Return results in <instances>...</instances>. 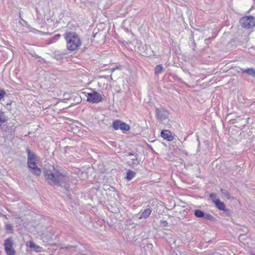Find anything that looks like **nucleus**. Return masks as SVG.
Returning <instances> with one entry per match:
<instances>
[{"instance_id":"1","label":"nucleus","mask_w":255,"mask_h":255,"mask_svg":"<svg viewBox=\"0 0 255 255\" xmlns=\"http://www.w3.org/2000/svg\"><path fill=\"white\" fill-rule=\"evenodd\" d=\"M43 175L45 181L50 185L64 186L68 192L70 185L66 183V176L64 172L56 169L54 166H50L48 169L45 168L43 171Z\"/></svg>"},{"instance_id":"2","label":"nucleus","mask_w":255,"mask_h":255,"mask_svg":"<svg viewBox=\"0 0 255 255\" xmlns=\"http://www.w3.org/2000/svg\"><path fill=\"white\" fill-rule=\"evenodd\" d=\"M65 38L67 43V48L70 51H74L78 49L81 42L79 36L73 32H69L65 34Z\"/></svg>"},{"instance_id":"3","label":"nucleus","mask_w":255,"mask_h":255,"mask_svg":"<svg viewBox=\"0 0 255 255\" xmlns=\"http://www.w3.org/2000/svg\"><path fill=\"white\" fill-rule=\"evenodd\" d=\"M27 152L28 154L27 166L28 168L34 175L39 176L41 171L37 166L35 154L34 153H31L29 149H27Z\"/></svg>"},{"instance_id":"4","label":"nucleus","mask_w":255,"mask_h":255,"mask_svg":"<svg viewBox=\"0 0 255 255\" xmlns=\"http://www.w3.org/2000/svg\"><path fill=\"white\" fill-rule=\"evenodd\" d=\"M103 100V96L97 91H93L91 93H88L87 101L89 103L97 104L102 102Z\"/></svg>"},{"instance_id":"5","label":"nucleus","mask_w":255,"mask_h":255,"mask_svg":"<svg viewBox=\"0 0 255 255\" xmlns=\"http://www.w3.org/2000/svg\"><path fill=\"white\" fill-rule=\"evenodd\" d=\"M155 114L156 118L160 122L168 120L169 113L167 110L163 108H156Z\"/></svg>"},{"instance_id":"6","label":"nucleus","mask_w":255,"mask_h":255,"mask_svg":"<svg viewBox=\"0 0 255 255\" xmlns=\"http://www.w3.org/2000/svg\"><path fill=\"white\" fill-rule=\"evenodd\" d=\"M255 19L252 16H247L241 18L240 22L243 27L249 28L254 26Z\"/></svg>"},{"instance_id":"7","label":"nucleus","mask_w":255,"mask_h":255,"mask_svg":"<svg viewBox=\"0 0 255 255\" xmlns=\"http://www.w3.org/2000/svg\"><path fill=\"white\" fill-rule=\"evenodd\" d=\"M194 215L196 218H202L209 221H213L215 219L212 215L209 214H206L203 211L199 209L195 210L194 211Z\"/></svg>"},{"instance_id":"8","label":"nucleus","mask_w":255,"mask_h":255,"mask_svg":"<svg viewBox=\"0 0 255 255\" xmlns=\"http://www.w3.org/2000/svg\"><path fill=\"white\" fill-rule=\"evenodd\" d=\"M4 248L7 255H14L15 251L13 249V242L11 238L4 241Z\"/></svg>"},{"instance_id":"9","label":"nucleus","mask_w":255,"mask_h":255,"mask_svg":"<svg viewBox=\"0 0 255 255\" xmlns=\"http://www.w3.org/2000/svg\"><path fill=\"white\" fill-rule=\"evenodd\" d=\"M138 155H135V156L130 158V160L127 162V164L133 169L139 164L141 160L138 158Z\"/></svg>"},{"instance_id":"10","label":"nucleus","mask_w":255,"mask_h":255,"mask_svg":"<svg viewBox=\"0 0 255 255\" xmlns=\"http://www.w3.org/2000/svg\"><path fill=\"white\" fill-rule=\"evenodd\" d=\"M161 136L167 141H170L173 140L174 136L172 134L170 130L163 129L161 131Z\"/></svg>"},{"instance_id":"11","label":"nucleus","mask_w":255,"mask_h":255,"mask_svg":"<svg viewBox=\"0 0 255 255\" xmlns=\"http://www.w3.org/2000/svg\"><path fill=\"white\" fill-rule=\"evenodd\" d=\"M152 212V209L150 208H146L141 210L139 213V219H147L149 217Z\"/></svg>"},{"instance_id":"12","label":"nucleus","mask_w":255,"mask_h":255,"mask_svg":"<svg viewBox=\"0 0 255 255\" xmlns=\"http://www.w3.org/2000/svg\"><path fill=\"white\" fill-rule=\"evenodd\" d=\"M214 204L216 208H217L219 210L223 211H226L225 204L223 202L221 201L220 200H216L214 201Z\"/></svg>"},{"instance_id":"13","label":"nucleus","mask_w":255,"mask_h":255,"mask_svg":"<svg viewBox=\"0 0 255 255\" xmlns=\"http://www.w3.org/2000/svg\"><path fill=\"white\" fill-rule=\"evenodd\" d=\"M28 246L30 248L33 249L34 251L37 253L40 252L42 250V248L36 245L33 242L30 241L29 242Z\"/></svg>"},{"instance_id":"14","label":"nucleus","mask_w":255,"mask_h":255,"mask_svg":"<svg viewBox=\"0 0 255 255\" xmlns=\"http://www.w3.org/2000/svg\"><path fill=\"white\" fill-rule=\"evenodd\" d=\"M136 173L131 170H128L127 172L126 178L127 180L130 181L135 177Z\"/></svg>"},{"instance_id":"15","label":"nucleus","mask_w":255,"mask_h":255,"mask_svg":"<svg viewBox=\"0 0 255 255\" xmlns=\"http://www.w3.org/2000/svg\"><path fill=\"white\" fill-rule=\"evenodd\" d=\"M122 123L123 122L120 120H115L113 123L112 127L113 128L116 130L120 129Z\"/></svg>"},{"instance_id":"16","label":"nucleus","mask_w":255,"mask_h":255,"mask_svg":"<svg viewBox=\"0 0 255 255\" xmlns=\"http://www.w3.org/2000/svg\"><path fill=\"white\" fill-rule=\"evenodd\" d=\"M164 70L162 65L159 64L155 66L154 69V74L155 76H158L160 74L162 73Z\"/></svg>"},{"instance_id":"17","label":"nucleus","mask_w":255,"mask_h":255,"mask_svg":"<svg viewBox=\"0 0 255 255\" xmlns=\"http://www.w3.org/2000/svg\"><path fill=\"white\" fill-rule=\"evenodd\" d=\"M7 121L6 117L4 115V113L0 111V126L2 124L5 123Z\"/></svg>"},{"instance_id":"18","label":"nucleus","mask_w":255,"mask_h":255,"mask_svg":"<svg viewBox=\"0 0 255 255\" xmlns=\"http://www.w3.org/2000/svg\"><path fill=\"white\" fill-rule=\"evenodd\" d=\"M243 73H246L251 76H255V71L253 68H247L242 70Z\"/></svg>"},{"instance_id":"19","label":"nucleus","mask_w":255,"mask_h":255,"mask_svg":"<svg viewBox=\"0 0 255 255\" xmlns=\"http://www.w3.org/2000/svg\"><path fill=\"white\" fill-rule=\"evenodd\" d=\"M120 129L123 131H128L130 129V126L126 123L123 122Z\"/></svg>"},{"instance_id":"20","label":"nucleus","mask_w":255,"mask_h":255,"mask_svg":"<svg viewBox=\"0 0 255 255\" xmlns=\"http://www.w3.org/2000/svg\"><path fill=\"white\" fill-rule=\"evenodd\" d=\"M19 23L22 26H26L28 28H30L29 25H28L27 21L23 19L20 17V20L19 21Z\"/></svg>"},{"instance_id":"21","label":"nucleus","mask_w":255,"mask_h":255,"mask_svg":"<svg viewBox=\"0 0 255 255\" xmlns=\"http://www.w3.org/2000/svg\"><path fill=\"white\" fill-rule=\"evenodd\" d=\"M221 192L223 195H224L227 199L230 198V194L229 192L223 189H221Z\"/></svg>"},{"instance_id":"22","label":"nucleus","mask_w":255,"mask_h":255,"mask_svg":"<svg viewBox=\"0 0 255 255\" xmlns=\"http://www.w3.org/2000/svg\"><path fill=\"white\" fill-rule=\"evenodd\" d=\"M210 198L212 200L213 202L214 203V201L216 200H219V199L217 198V195L215 193H211L210 194Z\"/></svg>"},{"instance_id":"23","label":"nucleus","mask_w":255,"mask_h":255,"mask_svg":"<svg viewBox=\"0 0 255 255\" xmlns=\"http://www.w3.org/2000/svg\"><path fill=\"white\" fill-rule=\"evenodd\" d=\"M5 94V91L3 90L0 89V100L2 99L4 97Z\"/></svg>"},{"instance_id":"24","label":"nucleus","mask_w":255,"mask_h":255,"mask_svg":"<svg viewBox=\"0 0 255 255\" xmlns=\"http://www.w3.org/2000/svg\"><path fill=\"white\" fill-rule=\"evenodd\" d=\"M135 155H138V154H137L136 153H134L132 151H131V152H128L127 156H131L132 157L135 156Z\"/></svg>"},{"instance_id":"25","label":"nucleus","mask_w":255,"mask_h":255,"mask_svg":"<svg viewBox=\"0 0 255 255\" xmlns=\"http://www.w3.org/2000/svg\"><path fill=\"white\" fill-rule=\"evenodd\" d=\"M160 223L164 226V227H167L168 225V223L165 220H162L160 221Z\"/></svg>"},{"instance_id":"26","label":"nucleus","mask_w":255,"mask_h":255,"mask_svg":"<svg viewBox=\"0 0 255 255\" xmlns=\"http://www.w3.org/2000/svg\"><path fill=\"white\" fill-rule=\"evenodd\" d=\"M5 227H6V229L8 230H11L12 229V226L10 224H6L5 225Z\"/></svg>"},{"instance_id":"27","label":"nucleus","mask_w":255,"mask_h":255,"mask_svg":"<svg viewBox=\"0 0 255 255\" xmlns=\"http://www.w3.org/2000/svg\"><path fill=\"white\" fill-rule=\"evenodd\" d=\"M116 70H121V67L120 66H117L112 69V72H113Z\"/></svg>"},{"instance_id":"28","label":"nucleus","mask_w":255,"mask_h":255,"mask_svg":"<svg viewBox=\"0 0 255 255\" xmlns=\"http://www.w3.org/2000/svg\"><path fill=\"white\" fill-rule=\"evenodd\" d=\"M66 249L67 250H74L75 248L74 246H70V247H66Z\"/></svg>"},{"instance_id":"29","label":"nucleus","mask_w":255,"mask_h":255,"mask_svg":"<svg viewBox=\"0 0 255 255\" xmlns=\"http://www.w3.org/2000/svg\"><path fill=\"white\" fill-rule=\"evenodd\" d=\"M7 105H10V103H7Z\"/></svg>"},{"instance_id":"30","label":"nucleus","mask_w":255,"mask_h":255,"mask_svg":"<svg viewBox=\"0 0 255 255\" xmlns=\"http://www.w3.org/2000/svg\"><path fill=\"white\" fill-rule=\"evenodd\" d=\"M255 24L254 26H255V21H254Z\"/></svg>"}]
</instances>
